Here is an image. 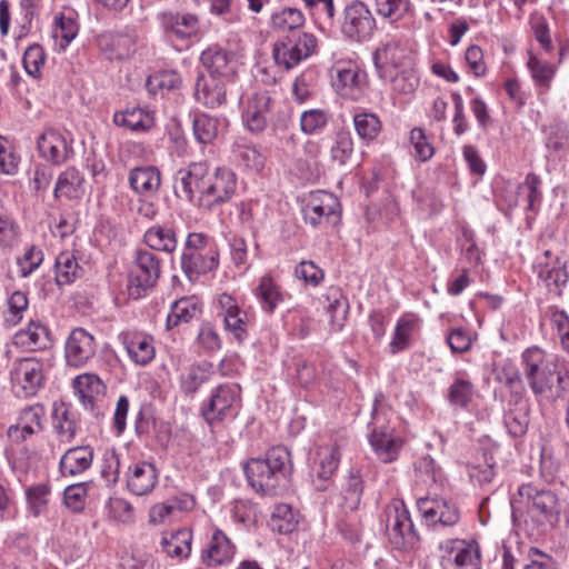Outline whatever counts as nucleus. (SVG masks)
Segmentation results:
<instances>
[{"mask_svg": "<svg viewBox=\"0 0 569 569\" xmlns=\"http://www.w3.org/2000/svg\"><path fill=\"white\" fill-rule=\"evenodd\" d=\"M236 190V173L227 167H212L207 160L191 161L173 176L176 197L207 211L229 202Z\"/></svg>", "mask_w": 569, "mask_h": 569, "instance_id": "f257e3e1", "label": "nucleus"}, {"mask_svg": "<svg viewBox=\"0 0 569 569\" xmlns=\"http://www.w3.org/2000/svg\"><path fill=\"white\" fill-rule=\"evenodd\" d=\"M522 375L536 397L551 400L569 392V371L560 369L557 360L546 350L532 346L521 353Z\"/></svg>", "mask_w": 569, "mask_h": 569, "instance_id": "f03ea898", "label": "nucleus"}, {"mask_svg": "<svg viewBox=\"0 0 569 569\" xmlns=\"http://www.w3.org/2000/svg\"><path fill=\"white\" fill-rule=\"evenodd\" d=\"M291 469L290 452L282 446L269 449L263 458H252L243 466L250 487L264 496L282 495L289 487Z\"/></svg>", "mask_w": 569, "mask_h": 569, "instance_id": "7ed1b4c3", "label": "nucleus"}, {"mask_svg": "<svg viewBox=\"0 0 569 569\" xmlns=\"http://www.w3.org/2000/svg\"><path fill=\"white\" fill-rule=\"evenodd\" d=\"M518 495L526 499L528 513L533 522L543 528H553L558 525L561 503L556 492L526 483L519 487Z\"/></svg>", "mask_w": 569, "mask_h": 569, "instance_id": "20e7f679", "label": "nucleus"}, {"mask_svg": "<svg viewBox=\"0 0 569 569\" xmlns=\"http://www.w3.org/2000/svg\"><path fill=\"white\" fill-rule=\"evenodd\" d=\"M388 539L395 549L410 551L418 547L420 536L416 530L410 512L402 500H393L386 509Z\"/></svg>", "mask_w": 569, "mask_h": 569, "instance_id": "39448f33", "label": "nucleus"}, {"mask_svg": "<svg viewBox=\"0 0 569 569\" xmlns=\"http://www.w3.org/2000/svg\"><path fill=\"white\" fill-rule=\"evenodd\" d=\"M161 274L159 258L151 251L138 250L128 278V295L138 300L152 289Z\"/></svg>", "mask_w": 569, "mask_h": 569, "instance_id": "423d86ee", "label": "nucleus"}, {"mask_svg": "<svg viewBox=\"0 0 569 569\" xmlns=\"http://www.w3.org/2000/svg\"><path fill=\"white\" fill-rule=\"evenodd\" d=\"M443 569H481L479 543L473 539H446L439 543Z\"/></svg>", "mask_w": 569, "mask_h": 569, "instance_id": "0eeeda50", "label": "nucleus"}, {"mask_svg": "<svg viewBox=\"0 0 569 569\" xmlns=\"http://www.w3.org/2000/svg\"><path fill=\"white\" fill-rule=\"evenodd\" d=\"M241 389L236 383H223L216 387L201 408L206 422L214 425L234 418L240 406Z\"/></svg>", "mask_w": 569, "mask_h": 569, "instance_id": "6e6552de", "label": "nucleus"}, {"mask_svg": "<svg viewBox=\"0 0 569 569\" xmlns=\"http://www.w3.org/2000/svg\"><path fill=\"white\" fill-rule=\"evenodd\" d=\"M376 28V19L365 2L353 0L345 7L340 23L343 37L355 42H365L371 39Z\"/></svg>", "mask_w": 569, "mask_h": 569, "instance_id": "1a4fd4ad", "label": "nucleus"}, {"mask_svg": "<svg viewBox=\"0 0 569 569\" xmlns=\"http://www.w3.org/2000/svg\"><path fill=\"white\" fill-rule=\"evenodd\" d=\"M43 367L37 358H22L12 363L10 382L17 397L29 398L38 392L44 380Z\"/></svg>", "mask_w": 569, "mask_h": 569, "instance_id": "9d476101", "label": "nucleus"}, {"mask_svg": "<svg viewBox=\"0 0 569 569\" xmlns=\"http://www.w3.org/2000/svg\"><path fill=\"white\" fill-rule=\"evenodd\" d=\"M417 508L425 523L433 530L455 527L461 518L457 505L445 498L420 497Z\"/></svg>", "mask_w": 569, "mask_h": 569, "instance_id": "9b49d317", "label": "nucleus"}, {"mask_svg": "<svg viewBox=\"0 0 569 569\" xmlns=\"http://www.w3.org/2000/svg\"><path fill=\"white\" fill-rule=\"evenodd\" d=\"M331 84L338 94L343 98L359 99L366 86L367 74L357 62L339 60L330 69Z\"/></svg>", "mask_w": 569, "mask_h": 569, "instance_id": "f8f14e48", "label": "nucleus"}, {"mask_svg": "<svg viewBox=\"0 0 569 569\" xmlns=\"http://www.w3.org/2000/svg\"><path fill=\"white\" fill-rule=\"evenodd\" d=\"M339 207L340 203L332 193L317 191L303 207V219L313 228L335 226L340 219Z\"/></svg>", "mask_w": 569, "mask_h": 569, "instance_id": "ddd939ff", "label": "nucleus"}, {"mask_svg": "<svg viewBox=\"0 0 569 569\" xmlns=\"http://www.w3.org/2000/svg\"><path fill=\"white\" fill-rule=\"evenodd\" d=\"M317 46V38L312 33L305 32L295 41L288 39L276 42L272 56L278 66L289 70L313 54Z\"/></svg>", "mask_w": 569, "mask_h": 569, "instance_id": "4468645a", "label": "nucleus"}, {"mask_svg": "<svg viewBox=\"0 0 569 569\" xmlns=\"http://www.w3.org/2000/svg\"><path fill=\"white\" fill-rule=\"evenodd\" d=\"M37 147L40 157L56 166L67 162L74 154L71 139L53 128L43 130L37 139Z\"/></svg>", "mask_w": 569, "mask_h": 569, "instance_id": "2eb2a0df", "label": "nucleus"}, {"mask_svg": "<svg viewBox=\"0 0 569 569\" xmlns=\"http://www.w3.org/2000/svg\"><path fill=\"white\" fill-rule=\"evenodd\" d=\"M200 62L207 71L206 76L236 81L237 61L234 54L219 44H212L203 50Z\"/></svg>", "mask_w": 569, "mask_h": 569, "instance_id": "dca6fc26", "label": "nucleus"}, {"mask_svg": "<svg viewBox=\"0 0 569 569\" xmlns=\"http://www.w3.org/2000/svg\"><path fill=\"white\" fill-rule=\"evenodd\" d=\"M233 82L199 72L194 83L193 97L203 107L217 109L227 102V88Z\"/></svg>", "mask_w": 569, "mask_h": 569, "instance_id": "f3484780", "label": "nucleus"}, {"mask_svg": "<svg viewBox=\"0 0 569 569\" xmlns=\"http://www.w3.org/2000/svg\"><path fill=\"white\" fill-rule=\"evenodd\" d=\"M96 353V341L91 333L82 328L73 329L66 342V360L70 367L84 366Z\"/></svg>", "mask_w": 569, "mask_h": 569, "instance_id": "a211bd4d", "label": "nucleus"}, {"mask_svg": "<svg viewBox=\"0 0 569 569\" xmlns=\"http://www.w3.org/2000/svg\"><path fill=\"white\" fill-rule=\"evenodd\" d=\"M157 19L169 38L186 40L194 36L199 29V19L192 13L162 11L158 13Z\"/></svg>", "mask_w": 569, "mask_h": 569, "instance_id": "6ab92c4d", "label": "nucleus"}, {"mask_svg": "<svg viewBox=\"0 0 569 569\" xmlns=\"http://www.w3.org/2000/svg\"><path fill=\"white\" fill-rule=\"evenodd\" d=\"M272 99L267 91L253 93L242 112V120L252 133L262 132L268 123Z\"/></svg>", "mask_w": 569, "mask_h": 569, "instance_id": "aec40b11", "label": "nucleus"}, {"mask_svg": "<svg viewBox=\"0 0 569 569\" xmlns=\"http://www.w3.org/2000/svg\"><path fill=\"white\" fill-rule=\"evenodd\" d=\"M378 403L379 399L376 397L372 409L373 428L370 433L369 441L378 458L382 462L388 463L396 460L400 448V442L391 436L390 429L388 427L376 426Z\"/></svg>", "mask_w": 569, "mask_h": 569, "instance_id": "412c9836", "label": "nucleus"}, {"mask_svg": "<svg viewBox=\"0 0 569 569\" xmlns=\"http://www.w3.org/2000/svg\"><path fill=\"white\" fill-rule=\"evenodd\" d=\"M543 257L545 261H540L538 266V278L546 283L550 291L561 296L569 280L566 262L557 256L553 257L550 250H546Z\"/></svg>", "mask_w": 569, "mask_h": 569, "instance_id": "4be33fe9", "label": "nucleus"}, {"mask_svg": "<svg viewBox=\"0 0 569 569\" xmlns=\"http://www.w3.org/2000/svg\"><path fill=\"white\" fill-rule=\"evenodd\" d=\"M218 266L219 253L217 249L189 251L181 254V269L190 281L196 280L200 274L213 271Z\"/></svg>", "mask_w": 569, "mask_h": 569, "instance_id": "5701e85b", "label": "nucleus"}, {"mask_svg": "<svg viewBox=\"0 0 569 569\" xmlns=\"http://www.w3.org/2000/svg\"><path fill=\"white\" fill-rule=\"evenodd\" d=\"M128 181L137 194L152 197L160 189L161 172L153 166L136 167L129 171Z\"/></svg>", "mask_w": 569, "mask_h": 569, "instance_id": "b1692460", "label": "nucleus"}, {"mask_svg": "<svg viewBox=\"0 0 569 569\" xmlns=\"http://www.w3.org/2000/svg\"><path fill=\"white\" fill-rule=\"evenodd\" d=\"M86 193V179L79 169L68 167L57 178L54 198L80 200Z\"/></svg>", "mask_w": 569, "mask_h": 569, "instance_id": "393cba45", "label": "nucleus"}, {"mask_svg": "<svg viewBox=\"0 0 569 569\" xmlns=\"http://www.w3.org/2000/svg\"><path fill=\"white\" fill-rule=\"evenodd\" d=\"M513 400L509 402V408L505 412L503 423L512 437L523 436L529 426V403L521 395L516 393Z\"/></svg>", "mask_w": 569, "mask_h": 569, "instance_id": "a878e982", "label": "nucleus"}, {"mask_svg": "<svg viewBox=\"0 0 569 569\" xmlns=\"http://www.w3.org/2000/svg\"><path fill=\"white\" fill-rule=\"evenodd\" d=\"M93 448L79 446L68 449L59 461L62 476H77L88 470L93 461Z\"/></svg>", "mask_w": 569, "mask_h": 569, "instance_id": "bb28decb", "label": "nucleus"}, {"mask_svg": "<svg viewBox=\"0 0 569 569\" xmlns=\"http://www.w3.org/2000/svg\"><path fill=\"white\" fill-rule=\"evenodd\" d=\"M157 479L156 467L150 462L140 461L130 468L127 486L136 496H143L154 488Z\"/></svg>", "mask_w": 569, "mask_h": 569, "instance_id": "cd10ccee", "label": "nucleus"}, {"mask_svg": "<svg viewBox=\"0 0 569 569\" xmlns=\"http://www.w3.org/2000/svg\"><path fill=\"white\" fill-rule=\"evenodd\" d=\"M234 553V546L226 533L216 529L207 549L201 553L202 562L209 567L220 566L229 561Z\"/></svg>", "mask_w": 569, "mask_h": 569, "instance_id": "c85d7f7f", "label": "nucleus"}, {"mask_svg": "<svg viewBox=\"0 0 569 569\" xmlns=\"http://www.w3.org/2000/svg\"><path fill=\"white\" fill-rule=\"evenodd\" d=\"M44 410L42 406H32L22 410L20 422L8 429V436L13 441L20 442L26 440L27 436L37 433L42 430V418Z\"/></svg>", "mask_w": 569, "mask_h": 569, "instance_id": "c756f323", "label": "nucleus"}, {"mask_svg": "<svg viewBox=\"0 0 569 569\" xmlns=\"http://www.w3.org/2000/svg\"><path fill=\"white\" fill-rule=\"evenodd\" d=\"M100 50L109 60H122L133 52L134 39L126 33H104L98 39Z\"/></svg>", "mask_w": 569, "mask_h": 569, "instance_id": "7c9ffc66", "label": "nucleus"}, {"mask_svg": "<svg viewBox=\"0 0 569 569\" xmlns=\"http://www.w3.org/2000/svg\"><path fill=\"white\" fill-rule=\"evenodd\" d=\"M328 302L327 312L330 316V327L332 331H340L345 327L349 312V301L343 295L341 288L331 286L325 293Z\"/></svg>", "mask_w": 569, "mask_h": 569, "instance_id": "2f4dec72", "label": "nucleus"}, {"mask_svg": "<svg viewBox=\"0 0 569 569\" xmlns=\"http://www.w3.org/2000/svg\"><path fill=\"white\" fill-rule=\"evenodd\" d=\"M319 468L317 469V483L316 488L319 491H325L328 487V481L336 473L341 455L339 447L335 445L323 446L318 451Z\"/></svg>", "mask_w": 569, "mask_h": 569, "instance_id": "473e14b6", "label": "nucleus"}, {"mask_svg": "<svg viewBox=\"0 0 569 569\" xmlns=\"http://www.w3.org/2000/svg\"><path fill=\"white\" fill-rule=\"evenodd\" d=\"M79 26L76 20V13L72 10L58 12L53 19L52 37L59 51L66 50L71 41L77 37Z\"/></svg>", "mask_w": 569, "mask_h": 569, "instance_id": "72a5a7b5", "label": "nucleus"}, {"mask_svg": "<svg viewBox=\"0 0 569 569\" xmlns=\"http://www.w3.org/2000/svg\"><path fill=\"white\" fill-rule=\"evenodd\" d=\"M405 50L398 42H388L373 53V62L380 77L403 67Z\"/></svg>", "mask_w": 569, "mask_h": 569, "instance_id": "f704fd0d", "label": "nucleus"}, {"mask_svg": "<svg viewBox=\"0 0 569 569\" xmlns=\"http://www.w3.org/2000/svg\"><path fill=\"white\" fill-rule=\"evenodd\" d=\"M124 348L130 359L140 366L148 365L156 355L153 339L150 336L134 333L123 337Z\"/></svg>", "mask_w": 569, "mask_h": 569, "instance_id": "c9c22d12", "label": "nucleus"}, {"mask_svg": "<svg viewBox=\"0 0 569 569\" xmlns=\"http://www.w3.org/2000/svg\"><path fill=\"white\" fill-rule=\"evenodd\" d=\"M74 392L87 409H93L98 397L104 392V385L100 378L93 373L78 376L73 381Z\"/></svg>", "mask_w": 569, "mask_h": 569, "instance_id": "e433bc0d", "label": "nucleus"}, {"mask_svg": "<svg viewBox=\"0 0 569 569\" xmlns=\"http://www.w3.org/2000/svg\"><path fill=\"white\" fill-rule=\"evenodd\" d=\"M201 313V307L196 297H184L171 305L170 312L167 317L166 328L172 330L173 328L188 323Z\"/></svg>", "mask_w": 569, "mask_h": 569, "instance_id": "4c0bfd02", "label": "nucleus"}, {"mask_svg": "<svg viewBox=\"0 0 569 569\" xmlns=\"http://www.w3.org/2000/svg\"><path fill=\"white\" fill-rule=\"evenodd\" d=\"M253 293L261 309L269 315L273 313L278 305L283 301L282 292L274 279L269 274H264L259 279V283Z\"/></svg>", "mask_w": 569, "mask_h": 569, "instance_id": "58836bf2", "label": "nucleus"}, {"mask_svg": "<svg viewBox=\"0 0 569 569\" xmlns=\"http://www.w3.org/2000/svg\"><path fill=\"white\" fill-rule=\"evenodd\" d=\"M146 244L157 251L172 253L178 244L176 231L171 227L157 224L149 228L143 236Z\"/></svg>", "mask_w": 569, "mask_h": 569, "instance_id": "ea45409f", "label": "nucleus"}, {"mask_svg": "<svg viewBox=\"0 0 569 569\" xmlns=\"http://www.w3.org/2000/svg\"><path fill=\"white\" fill-rule=\"evenodd\" d=\"M306 18L300 9L284 7L271 13L269 27L276 32H289L305 26Z\"/></svg>", "mask_w": 569, "mask_h": 569, "instance_id": "a19ab883", "label": "nucleus"}, {"mask_svg": "<svg viewBox=\"0 0 569 569\" xmlns=\"http://www.w3.org/2000/svg\"><path fill=\"white\" fill-rule=\"evenodd\" d=\"M211 377V365L193 363L180 376V389L186 396L194 395Z\"/></svg>", "mask_w": 569, "mask_h": 569, "instance_id": "79ce46f5", "label": "nucleus"}, {"mask_svg": "<svg viewBox=\"0 0 569 569\" xmlns=\"http://www.w3.org/2000/svg\"><path fill=\"white\" fill-rule=\"evenodd\" d=\"M192 533L189 529H179L164 535L161 539L163 551L171 558H187L191 552Z\"/></svg>", "mask_w": 569, "mask_h": 569, "instance_id": "37998d69", "label": "nucleus"}, {"mask_svg": "<svg viewBox=\"0 0 569 569\" xmlns=\"http://www.w3.org/2000/svg\"><path fill=\"white\" fill-rule=\"evenodd\" d=\"M363 493V480L358 470H350L346 482L341 489V508L348 511H355L359 508Z\"/></svg>", "mask_w": 569, "mask_h": 569, "instance_id": "c03bdc74", "label": "nucleus"}, {"mask_svg": "<svg viewBox=\"0 0 569 569\" xmlns=\"http://www.w3.org/2000/svg\"><path fill=\"white\" fill-rule=\"evenodd\" d=\"M377 14L389 23H397L412 13L410 0H375Z\"/></svg>", "mask_w": 569, "mask_h": 569, "instance_id": "a18cd8bd", "label": "nucleus"}, {"mask_svg": "<svg viewBox=\"0 0 569 569\" xmlns=\"http://www.w3.org/2000/svg\"><path fill=\"white\" fill-rule=\"evenodd\" d=\"M518 193L526 202L525 210L537 212L542 202V181L536 173H528L518 186Z\"/></svg>", "mask_w": 569, "mask_h": 569, "instance_id": "49530a36", "label": "nucleus"}, {"mask_svg": "<svg viewBox=\"0 0 569 569\" xmlns=\"http://www.w3.org/2000/svg\"><path fill=\"white\" fill-rule=\"evenodd\" d=\"M219 119L204 112L194 114L192 131L197 142L210 144L218 137Z\"/></svg>", "mask_w": 569, "mask_h": 569, "instance_id": "de8ad7c7", "label": "nucleus"}, {"mask_svg": "<svg viewBox=\"0 0 569 569\" xmlns=\"http://www.w3.org/2000/svg\"><path fill=\"white\" fill-rule=\"evenodd\" d=\"M44 260V252L39 244L28 243L21 254L17 256L16 263L21 278H29L36 272Z\"/></svg>", "mask_w": 569, "mask_h": 569, "instance_id": "09e8293b", "label": "nucleus"}, {"mask_svg": "<svg viewBox=\"0 0 569 569\" xmlns=\"http://www.w3.org/2000/svg\"><path fill=\"white\" fill-rule=\"evenodd\" d=\"M113 122L118 127H123L132 131H146L151 124V118L141 109L132 108L113 114Z\"/></svg>", "mask_w": 569, "mask_h": 569, "instance_id": "8fccbe9b", "label": "nucleus"}, {"mask_svg": "<svg viewBox=\"0 0 569 569\" xmlns=\"http://www.w3.org/2000/svg\"><path fill=\"white\" fill-rule=\"evenodd\" d=\"M497 449L496 446L489 449H485L483 465L477 463L469 466L468 472L471 481L473 483H478L480 487L490 483L496 476V460L493 458V452Z\"/></svg>", "mask_w": 569, "mask_h": 569, "instance_id": "3c124183", "label": "nucleus"}, {"mask_svg": "<svg viewBox=\"0 0 569 569\" xmlns=\"http://www.w3.org/2000/svg\"><path fill=\"white\" fill-rule=\"evenodd\" d=\"M56 282L58 286L72 283L80 273V267L72 252H61L56 258Z\"/></svg>", "mask_w": 569, "mask_h": 569, "instance_id": "603ef678", "label": "nucleus"}, {"mask_svg": "<svg viewBox=\"0 0 569 569\" xmlns=\"http://www.w3.org/2000/svg\"><path fill=\"white\" fill-rule=\"evenodd\" d=\"M417 318L412 315H405L397 321L393 337L389 345L391 353H397L409 347L411 333L417 327Z\"/></svg>", "mask_w": 569, "mask_h": 569, "instance_id": "864d4df0", "label": "nucleus"}, {"mask_svg": "<svg viewBox=\"0 0 569 569\" xmlns=\"http://www.w3.org/2000/svg\"><path fill=\"white\" fill-rule=\"evenodd\" d=\"M181 77L174 70H162L147 78L146 88L151 94L164 93L178 89Z\"/></svg>", "mask_w": 569, "mask_h": 569, "instance_id": "5fc2aeb1", "label": "nucleus"}, {"mask_svg": "<svg viewBox=\"0 0 569 569\" xmlns=\"http://www.w3.org/2000/svg\"><path fill=\"white\" fill-rule=\"evenodd\" d=\"M383 78L389 79L392 90L401 94H411L419 86V77L411 68L401 67Z\"/></svg>", "mask_w": 569, "mask_h": 569, "instance_id": "6e6d98bb", "label": "nucleus"}, {"mask_svg": "<svg viewBox=\"0 0 569 569\" xmlns=\"http://www.w3.org/2000/svg\"><path fill=\"white\" fill-rule=\"evenodd\" d=\"M269 526L273 531L281 535H288L297 528L298 519L289 505L279 503L273 508Z\"/></svg>", "mask_w": 569, "mask_h": 569, "instance_id": "4d7b16f0", "label": "nucleus"}, {"mask_svg": "<svg viewBox=\"0 0 569 569\" xmlns=\"http://www.w3.org/2000/svg\"><path fill=\"white\" fill-rule=\"evenodd\" d=\"M547 149L559 152L569 148V126L562 121H552L543 127Z\"/></svg>", "mask_w": 569, "mask_h": 569, "instance_id": "13d9d810", "label": "nucleus"}, {"mask_svg": "<svg viewBox=\"0 0 569 569\" xmlns=\"http://www.w3.org/2000/svg\"><path fill=\"white\" fill-rule=\"evenodd\" d=\"M22 343L32 348L46 349L50 346V332L40 321H30L28 327L18 333Z\"/></svg>", "mask_w": 569, "mask_h": 569, "instance_id": "bf43d9fd", "label": "nucleus"}, {"mask_svg": "<svg viewBox=\"0 0 569 569\" xmlns=\"http://www.w3.org/2000/svg\"><path fill=\"white\" fill-rule=\"evenodd\" d=\"M473 385L463 376L457 375L448 389L447 399L450 405L466 408L472 400Z\"/></svg>", "mask_w": 569, "mask_h": 569, "instance_id": "052dcab7", "label": "nucleus"}, {"mask_svg": "<svg viewBox=\"0 0 569 569\" xmlns=\"http://www.w3.org/2000/svg\"><path fill=\"white\" fill-rule=\"evenodd\" d=\"M331 119L323 109L305 110L300 116V129L306 134H317L323 131Z\"/></svg>", "mask_w": 569, "mask_h": 569, "instance_id": "680f3d73", "label": "nucleus"}, {"mask_svg": "<svg viewBox=\"0 0 569 569\" xmlns=\"http://www.w3.org/2000/svg\"><path fill=\"white\" fill-rule=\"evenodd\" d=\"M53 427L57 432L67 440L72 439L76 435V417L64 403L54 407Z\"/></svg>", "mask_w": 569, "mask_h": 569, "instance_id": "e2e57ef3", "label": "nucleus"}, {"mask_svg": "<svg viewBox=\"0 0 569 569\" xmlns=\"http://www.w3.org/2000/svg\"><path fill=\"white\" fill-rule=\"evenodd\" d=\"M310 14L323 27L335 24L336 7L333 0H301Z\"/></svg>", "mask_w": 569, "mask_h": 569, "instance_id": "0e129e2a", "label": "nucleus"}, {"mask_svg": "<svg viewBox=\"0 0 569 569\" xmlns=\"http://www.w3.org/2000/svg\"><path fill=\"white\" fill-rule=\"evenodd\" d=\"M353 124L358 136L363 140H373L381 130V122L375 113L360 112L355 114Z\"/></svg>", "mask_w": 569, "mask_h": 569, "instance_id": "69168bd1", "label": "nucleus"}, {"mask_svg": "<svg viewBox=\"0 0 569 569\" xmlns=\"http://www.w3.org/2000/svg\"><path fill=\"white\" fill-rule=\"evenodd\" d=\"M50 487L46 483H37L26 490V499L30 512L39 517L47 507Z\"/></svg>", "mask_w": 569, "mask_h": 569, "instance_id": "338daca9", "label": "nucleus"}, {"mask_svg": "<svg viewBox=\"0 0 569 569\" xmlns=\"http://www.w3.org/2000/svg\"><path fill=\"white\" fill-rule=\"evenodd\" d=\"M353 153V142L349 132L340 131L330 149V157L338 166H345Z\"/></svg>", "mask_w": 569, "mask_h": 569, "instance_id": "774afa93", "label": "nucleus"}]
</instances>
